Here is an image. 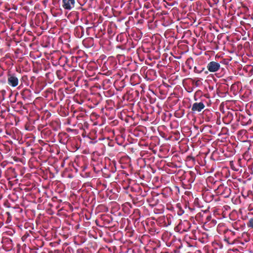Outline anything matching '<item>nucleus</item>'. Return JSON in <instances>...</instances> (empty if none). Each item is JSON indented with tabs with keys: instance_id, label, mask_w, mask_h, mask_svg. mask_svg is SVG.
<instances>
[{
	"instance_id": "1",
	"label": "nucleus",
	"mask_w": 253,
	"mask_h": 253,
	"mask_svg": "<svg viewBox=\"0 0 253 253\" xmlns=\"http://www.w3.org/2000/svg\"><path fill=\"white\" fill-rule=\"evenodd\" d=\"M62 6L67 10H70L73 8L75 4V0H62Z\"/></svg>"
},
{
	"instance_id": "2",
	"label": "nucleus",
	"mask_w": 253,
	"mask_h": 253,
	"mask_svg": "<svg viewBox=\"0 0 253 253\" xmlns=\"http://www.w3.org/2000/svg\"><path fill=\"white\" fill-rule=\"evenodd\" d=\"M220 67V64L215 61L210 62L207 66L208 70L210 72H216L219 70Z\"/></svg>"
},
{
	"instance_id": "3",
	"label": "nucleus",
	"mask_w": 253,
	"mask_h": 253,
	"mask_svg": "<svg viewBox=\"0 0 253 253\" xmlns=\"http://www.w3.org/2000/svg\"><path fill=\"white\" fill-rule=\"evenodd\" d=\"M7 82L10 85L15 87L18 85L19 81L18 78L14 75H8Z\"/></svg>"
},
{
	"instance_id": "4",
	"label": "nucleus",
	"mask_w": 253,
	"mask_h": 253,
	"mask_svg": "<svg viewBox=\"0 0 253 253\" xmlns=\"http://www.w3.org/2000/svg\"><path fill=\"white\" fill-rule=\"evenodd\" d=\"M205 107V105L202 102L194 103L192 107V110L193 111L200 112Z\"/></svg>"
},
{
	"instance_id": "5",
	"label": "nucleus",
	"mask_w": 253,
	"mask_h": 253,
	"mask_svg": "<svg viewBox=\"0 0 253 253\" xmlns=\"http://www.w3.org/2000/svg\"><path fill=\"white\" fill-rule=\"evenodd\" d=\"M248 226L253 228V218H250L248 223Z\"/></svg>"
}]
</instances>
